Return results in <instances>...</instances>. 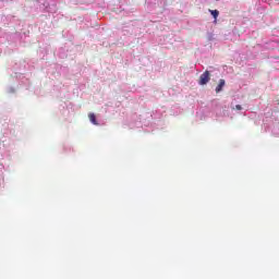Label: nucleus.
<instances>
[{
  "instance_id": "nucleus-1",
  "label": "nucleus",
  "mask_w": 279,
  "mask_h": 279,
  "mask_svg": "<svg viewBox=\"0 0 279 279\" xmlns=\"http://www.w3.org/2000/svg\"><path fill=\"white\" fill-rule=\"evenodd\" d=\"M210 82V72L209 71H205L201 76H199V81L198 84L201 86H206V84H208Z\"/></svg>"
},
{
  "instance_id": "nucleus-2",
  "label": "nucleus",
  "mask_w": 279,
  "mask_h": 279,
  "mask_svg": "<svg viewBox=\"0 0 279 279\" xmlns=\"http://www.w3.org/2000/svg\"><path fill=\"white\" fill-rule=\"evenodd\" d=\"M223 86H226V80L221 78L216 87V93H221V90H223Z\"/></svg>"
},
{
  "instance_id": "nucleus-3",
  "label": "nucleus",
  "mask_w": 279,
  "mask_h": 279,
  "mask_svg": "<svg viewBox=\"0 0 279 279\" xmlns=\"http://www.w3.org/2000/svg\"><path fill=\"white\" fill-rule=\"evenodd\" d=\"M88 119L90 123H93L94 125H99V122H97V117L95 116V113H89Z\"/></svg>"
},
{
  "instance_id": "nucleus-4",
  "label": "nucleus",
  "mask_w": 279,
  "mask_h": 279,
  "mask_svg": "<svg viewBox=\"0 0 279 279\" xmlns=\"http://www.w3.org/2000/svg\"><path fill=\"white\" fill-rule=\"evenodd\" d=\"M209 12L214 16V19H217L219 16V12L217 10H209Z\"/></svg>"
},
{
  "instance_id": "nucleus-5",
  "label": "nucleus",
  "mask_w": 279,
  "mask_h": 279,
  "mask_svg": "<svg viewBox=\"0 0 279 279\" xmlns=\"http://www.w3.org/2000/svg\"><path fill=\"white\" fill-rule=\"evenodd\" d=\"M235 110H243V107H241V105H236Z\"/></svg>"
}]
</instances>
